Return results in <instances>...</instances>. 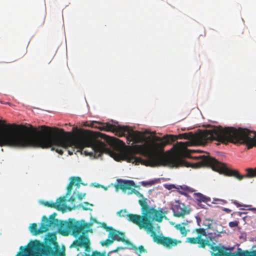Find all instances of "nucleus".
Masks as SVG:
<instances>
[{"mask_svg":"<svg viewBox=\"0 0 256 256\" xmlns=\"http://www.w3.org/2000/svg\"><path fill=\"white\" fill-rule=\"evenodd\" d=\"M66 198L62 196L58 198L56 202L46 201L43 202V204L47 207L55 208L58 210H61L66 206Z\"/></svg>","mask_w":256,"mask_h":256,"instance_id":"obj_13","label":"nucleus"},{"mask_svg":"<svg viewBox=\"0 0 256 256\" xmlns=\"http://www.w3.org/2000/svg\"><path fill=\"white\" fill-rule=\"evenodd\" d=\"M74 181H70L67 186L66 196L70 195L72 192V186H74Z\"/></svg>","mask_w":256,"mask_h":256,"instance_id":"obj_24","label":"nucleus"},{"mask_svg":"<svg viewBox=\"0 0 256 256\" xmlns=\"http://www.w3.org/2000/svg\"><path fill=\"white\" fill-rule=\"evenodd\" d=\"M238 223L239 222H238V221L234 220V221H232V222H230L229 224H228V226L231 228H234V227L238 226Z\"/></svg>","mask_w":256,"mask_h":256,"instance_id":"obj_27","label":"nucleus"},{"mask_svg":"<svg viewBox=\"0 0 256 256\" xmlns=\"http://www.w3.org/2000/svg\"><path fill=\"white\" fill-rule=\"evenodd\" d=\"M197 138L202 143L216 140L224 144L228 142L244 144L249 149L256 146V132L246 128L236 129L233 127L223 128L221 126H214L210 129L200 132L197 136ZM196 158L199 161L192 164L186 162V166H190L194 168L208 166L220 174L234 176L239 180L245 178L256 177V168H248L246 170V174L241 175L238 170L228 169L225 164L211 156H201L196 157Z\"/></svg>","mask_w":256,"mask_h":256,"instance_id":"obj_1","label":"nucleus"},{"mask_svg":"<svg viewBox=\"0 0 256 256\" xmlns=\"http://www.w3.org/2000/svg\"><path fill=\"white\" fill-rule=\"evenodd\" d=\"M90 242L89 238L88 236H80L78 239L76 240L74 244L76 246L83 247Z\"/></svg>","mask_w":256,"mask_h":256,"instance_id":"obj_14","label":"nucleus"},{"mask_svg":"<svg viewBox=\"0 0 256 256\" xmlns=\"http://www.w3.org/2000/svg\"><path fill=\"white\" fill-rule=\"evenodd\" d=\"M110 238H107L105 240L100 242V244L102 246H108L110 244H112L114 242V240L112 238V240L110 239Z\"/></svg>","mask_w":256,"mask_h":256,"instance_id":"obj_22","label":"nucleus"},{"mask_svg":"<svg viewBox=\"0 0 256 256\" xmlns=\"http://www.w3.org/2000/svg\"><path fill=\"white\" fill-rule=\"evenodd\" d=\"M40 128L42 129V126H40Z\"/></svg>","mask_w":256,"mask_h":256,"instance_id":"obj_50","label":"nucleus"},{"mask_svg":"<svg viewBox=\"0 0 256 256\" xmlns=\"http://www.w3.org/2000/svg\"><path fill=\"white\" fill-rule=\"evenodd\" d=\"M26 52H27V50H26H26H24V52H23V54H22V56H24V55L26 54Z\"/></svg>","mask_w":256,"mask_h":256,"instance_id":"obj_40","label":"nucleus"},{"mask_svg":"<svg viewBox=\"0 0 256 256\" xmlns=\"http://www.w3.org/2000/svg\"><path fill=\"white\" fill-rule=\"evenodd\" d=\"M92 223H84L82 224V232L86 231V230L89 228L92 225Z\"/></svg>","mask_w":256,"mask_h":256,"instance_id":"obj_26","label":"nucleus"},{"mask_svg":"<svg viewBox=\"0 0 256 256\" xmlns=\"http://www.w3.org/2000/svg\"><path fill=\"white\" fill-rule=\"evenodd\" d=\"M198 244L200 245V247L204 248L206 246H210L212 250L211 252L212 256H252L251 252L247 250L238 254L228 252L226 251V248L222 247V248H221L218 246H214L212 244H210L208 240H205L202 238L198 239Z\"/></svg>","mask_w":256,"mask_h":256,"instance_id":"obj_5","label":"nucleus"},{"mask_svg":"<svg viewBox=\"0 0 256 256\" xmlns=\"http://www.w3.org/2000/svg\"><path fill=\"white\" fill-rule=\"evenodd\" d=\"M127 211L126 210H120L118 212V214L120 216L122 217L126 215Z\"/></svg>","mask_w":256,"mask_h":256,"instance_id":"obj_28","label":"nucleus"},{"mask_svg":"<svg viewBox=\"0 0 256 256\" xmlns=\"http://www.w3.org/2000/svg\"><path fill=\"white\" fill-rule=\"evenodd\" d=\"M83 247L84 248L86 252H90V242Z\"/></svg>","mask_w":256,"mask_h":256,"instance_id":"obj_31","label":"nucleus"},{"mask_svg":"<svg viewBox=\"0 0 256 256\" xmlns=\"http://www.w3.org/2000/svg\"><path fill=\"white\" fill-rule=\"evenodd\" d=\"M84 204L85 205H86V206H88L89 204L88 202H84Z\"/></svg>","mask_w":256,"mask_h":256,"instance_id":"obj_43","label":"nucleus"},{"mask_svg":"<svg viewBox=\"0 0 256 256\" xmlns=\"http://www.w3.org/2000/svg\"><path fill=\"white\" fill-rule=\"evenodd\" d=\"M92 128H98L100 130L106 132H112L115 133V134L119 136L120 132L124 130L126 128H122V126H116L108 122L100 123L98 122H92L90 125H87Z\"/></svg>","mask_w":256,"mask_h":256,"instance_id":"obj_9","label":"nucleus"},{"mask_svg":"<svg viewBox=\"0 0 256 256\" xmlns=\"http://www.w3.org/2000/svg\"><path fill=\"white\" fill-rule=\"evenodd\" d=\"M139 256H141L140 254H139Z\"/></svg>","mask_w":256,"mask_h":256,"instance_id":"obj_51","label":"nucleus"},{"mask_svg":"<svg viewBox=\"0 0 256 256\" xmlns=\"http://www.w3.org/2000/svg\"><path fill=\"white\" fill-rule=\"evenodd\" d=\"M61 233L64 236H67L68 234V233L66 232H62Z\"/></svg>","mask_w":256,"mask_h":256,"instance_id":"obj_39","label":"nucleus"},{"mask_svg":"<svg viewBox=\"0 0 256 256\" xmlns=\"http://www.w3.org/2000/svg\"><path fill=\"white\" fill-rule=\"evenodd\" d=\"M41 248L42 253L44 256H56L57 252L54 250L50 246L48 245H44L38 240H34L32 242L28 249L29 250H40Z\"/></svg>","mask_w":256,"mask_h":256,"instance_id":"obj_10","label":"nucleus"},{"mask_svg":"<svg viewBox=\"0 0 256 256\" xmlns=\"http://www.w3.org/2000/svg\"><path fill=\"white\" fill-rule=\"evenodd\" d=\"M174 136V140H168V142L167 143V144H169L170 142H173L175 141L176 139H184V140H190L192 138L193 135L191 132L190 133H184L179 134L178 136H174L173 135H172Z\"/></svg>","mask_w":256,"mask_h":256,"instance_id":"obj_15","label":"nucleus"},{"mask_svg":"<svg viewBox=\"0 0 256 256\" xmlns=\"http://www.w3.org/2000/svg\"><path fill=\"white\" fill-rule=\"evenodd\" d=\"M102 227L107 232H109L108 238H111L114 240L122 242L126 244L130 245V248L135 250H137V247L128 240L124 238L125 234L114 229L112 226H107L106 223L102 224Z\"/></svg>","mask_w":256,"mask_h":256,"instance_id":"obj_8","label":"nucleus"},{"mask_svg":"<svg viewBox=\"0 0 256 256\" xmlns=\"http://www.w3.org/2000/svg\"><path fill=\"white\" fill-rule=\"evenodd\" d=\"M84 256H109L108 254H106V252H101L97 250L93 251L91 254L84 253Z\"/></svg>","mask_w":256,"mask_h":256,"instance_id":"obj_17","label":"nucleus"},{"mask_svg":"<svg viewBox=\"0 0 256 256\" xmlns=\"http://www.w3.org/2000/svg\"><path fill=\"white\" fill-rule=\"evenodd\" d=\"M84 208V210H88V208H85V207H84V208Z\"/></svg>","mask_w":256,"mask_h":256,"instance_id":"obj_44","label":"nucleus"},{"mask_svg":"<svg viewBox=\"0 0 256 256\" xmlns=\"http://www.w3.org/2000/svg\"><path fill=\"white\" fill-rule=\"evenodd\" d=\"M23 248H24V247H23V246H21L20 247V250H22Z\"/></svg>","mask_w":256,"mask_h":256,"instance_id":"obj_46","label":"nucleus"},{"mask_svg":"<svg viewBox=\"0 0 256 256\" xmlns=\"http://www.w3.org/2000/svg\"><path fill=\"white\" fill-rule=\"evenodd\" d=\"M122 127L126 128L120 132V137L127 135V140L130 142L132 141L136 144L142 143L146 140V138L144 133L138 130H133L129 126H122Z\"/></svg>","mask_w":256,"mask_h":256,"instance_id":"obj_7","label":"nucleus"},{"mask_svg":"<svg viewBox=\"0 0 256 256\" xmlns=\"http://www.w3.org/2000/svg\"><path fill=\"white\" fill-rule=\"evenodd\" d=\"M112 144H113L117 145L120 144V143H122L123 144H124V143L118 138H112Z\"/></svg>","mask_w":256,"mask_h":256,"instance_id":"obj_25","label":"nucleus"},{"mask_svg":"<svg viewBox=\"0 0 256 256\" xmlns=\"http://www.w3.org/2000/svg\"><path fill=\"white\" fill-rule=\"evenodd\" d=\"M154 184V182L152 181L150 182H142V185L144 186H147L148 185H152Z\"/></svg>","mask_w":256,"mask_h":256,"instance_id":"obj_29","label":"nucleus"},{"mask_svg":"<svg viewBox=\"0 0 256 256\" xmlns=\"http://www.w3.org/2000/svg\"><path fill=\"white\" fill-rule=\"evenodd\" d=\"M194 198L196 199V200L198 201V202H207L210 200V198H208L200 193L194 194Z\"/></svg>","mask_w":256,"mask_h":256,"instance_id":"obj_16","label":"nucleus"},{"mask_svg":"<svg viewBox=\"0 0 256 256\" xmlns=\"http://www.w3.org/2000/svg\"><path fill=\"white\" fill-rule=\"evenodd\" d=\"M59 222L60 223H61V222H62L64 225L62 227L61 226L60 224L58 226H60V228L65 227L68 228L72 231V234L75 237H77L82 232V224L78 221L75 222H68L66 223L64 222L62 220H59Z\"/></svg>","mask_w":256,"mask_h":256,"instance_id":"obj_11","label":"nucleus"},{"mask_svg":"<svg viewBox=\"0 0 256 256\" xmlns=\"http://www.w3.org/2000/svg\"><path fill=\"white\" fill-rule=\"evenodd\" d=\"M74 200H75V198L73 197V196L70 197L68 200V201L71 202H74Z\"/></svg>","mask_w":256,"mask_h":256,"instance_id":"obj_36","label":"nucleus"},{"mask_svg":"<svg viewBox=\"0 0 256 256\" xmlns=\"http://www.w3.org/2000/svg\"><path fill=\"white\" fill-rule=\"evenodd\" d=\"M68 153L70 154H72V152H70V151H68Z\"/></svg>","mask_w":256,"mask_h":256,"instance_id":"obj_47","label":"nucleus"},{"mask_svg":"<svg viewBox=\"0 0 256 256\" xmlns=\"http://www.w3.org/2000/svg\"><path fill=\"white\" fill-rule=\"evenodd\" d=\"M74 181V186H76L77 188H79L80 186L82 180L80 177H72L71 178V181Z\"/></svg>","mask_w":256,"mask_h":256,"instance_id":"obj_20","label":"nucleus"},{"mask_svg":"<svg viewBox=\"0 0 256 256\" xmlns=\"http://www.w3.org/2000/svg\"><path fill=\"white\" fill-rule=\"evenodd\" d=\"M118 184L116 185V188L118 190V189H120L122 190L123 192H126V190H129L128 192V194H134L138 197L142 198V199L140 200H138V203L140 204V200H145L146 205L150 208L147 203L146 198H144L142 194L140 193L138 191L136 190L134 188H132V187L135 186V184L133 180H122V179H118Z\"/></svg>","mask_w":256,"mask_h":256,"instance_id":"obj_6","label":"nucleus"},{"mask_svg":"<svg viewBox=\"0 0 256 256\" xmlns=\"http://www.w3.org/2000/svg\"><path fill=\"white\" fill-rule=\"evenodd\" d=\"M174 139L172 136H164L162 138L156 136L154 140L160 142H153L149 146L146 144H136L133 147L135 152L144 156L147 159L144 160L140 157L129 155L126 157V160L129 162L136 164L140 163L152 167L178 166L184 162L174 157L167 156L164 152L163 148L167 144L168 140H174Z\"/></svg>","mask_w":256,"mask_h":256,"instance_id":"obj_2","label":"nucleus"},{"mask_svg":"<svg viewBox=\"0 0 256 256\" xmlns=\"http://www.w3.org/2000/svg\"><path fill=\"white\" fill-rule=\"evenodd\" d=\"M56 213L54 212L48 218L46 216L42 217V222L39 228H38V226L36 223H32L30 226V230L34 235L36 236L40 234L44 233L48 230L49 228H55L58 227L60 224L62 227L64 224L62 222L60 223L59 220L55 218Z\"/></svg>","mask_w":256,"mask_h":256,"instance_id":"obj_4","label":"nucleus"},{"mask_svg":"<svg viewBox=\"0 0 256 256\" xmlns=\"http://www.w3.org/2000/svg\"><path fill=\"white\" fill-rule=\"evenodd\" d=\"M144 134H150V132L146 130V131L145 132Z\"/></svg>","mask_w":256,"mask_h":256,"instance_id":"obj_41","label":"nucleus"},{"mask_svg":"<svg viewBox=\"0 0 256 256\" xmlns=\"http://www.w3.org/2000/svg\"><path fill=\"white\" fill-rule=\"evenodd\" d=\"M175 203L172 207L174 216L180 217L190 213V210L186 208L184 204L180 202L179 200L176 201Z\"/></svg>","mask_w":256,"mask_h":256,"instance_id":"obj_12","label":"nucleus"},{"mask_svg":"<svg viewBox=\"0 0 256 256\" xmlns=\"http://www.w3.org/2000/svg\"><path fill=\"white\" fill-rule=\"evenodd\" d=\"M197 222L198 223V224L200 225V218L196 217Z\"/></svg>","mask_w":256,"mask_h":256,"instance_id":"obj_38","label":"nucleus"},{"mask_svg":"<svg viewBox=\"0 0 256 256\" xmlns=\"http://www.w3.org/2000/svg\"><path fill=\"white\" fill-rule=\"evenodd\" d=\"M58 256H65L64 252H61L60 250H58Z\"/></svg>","mask_w":256,"mask_h":256,"instance_id":"obj_35","label":"nucleus"},{"mask_svg":"<svg viewBox=\"0 0 256 256\" xmlns=\"http://www.w3.org/2000/svg\"><path fill=\"white\" fill-rule=\"evenodd\" d=\"M137 249H138V248H137ZM138 250H140V252H146V250L144 248V246H140L138 247Z\"/></svg>","mask_w":256,"mask_h":256,"instance_id":"obj_32","label":"nucleus"},{"mask_svg":"<svg viewBox=\"0 0 256 256\" xmlns=\"http://www.w3.org/2000/svg\"><path fill=\"white\" fill-rule=\"evenodd\" d=\"M85 196H86V194H82V193H80V194L78 193V194H77V196L80 200H82L83 198H84Z\"/></svg>","mask_w":256,"mask_h":256,"instance_id":"obj_30","label":"nucleus"},{"mask_svg":"<svg viewBox=\"0 0 256 256\" xmlns=\"http://www.w3.org/2000/svg\"><path fill=\"white\" fill-rule=\"evenodd\" d=\"M176 229L180 230V233L184 236H186L187 234L186 228L184 226H181L180 224H176L175 226Z\"/></svg>","mask_w":256,"mask_h":256,"instance_id":"obj_21","label":"nucleus"},{"mask_svg":"<svg viewBox=\"0 0 256 256\" xmlns=\"http://www.w3.org/2000/svg\"><path fill=\"white\" fill-rule=\"evenodd\" d=\"M233 203L236 205V206L237 207H240V206H244L242 204H239L238 202L236 201H234L233 202Z\"/></svg>","mask_w":256,"mask_h":256,"instance_id":"obj_34","label":"nucleus"},{"mask_svg":"<svg viewBox=\"0 0 256 256\" xmlns=\"http://www.w3.org/2000/svg\"><path fill=\"white\" fill-rule=\"evenodd\" d=\"M142 215L128 214H126L127 220L137 225L140 229H144L147 233H150V236L153 238L154 242L168 248L176 246V241L171 238L156 235L153 222H162L164 217V214L162 208L158 210L154 208H149L146 204L145 200L140 201Z\"/></svg>","mask_w":256,"mask_h":256,"instance_id":"obj_3","label":"nucleus"},{"mask_svg":"<svg viewBox=\"0 0 256 256\" xmlns=\"http://www.w3.org/2000/svg\"><path fill=\"white\" fill-rule=\"evenodd\" d=\"M214 222L212 220L210 219H206L203 223L202 225L206 226V230L208 229H210L212 228V225L214 224Z\"/></svg>","mask_w":256,"mask_h":256,"instance_id":"obj_18","label":"nucleus"},{"mask_svg":"<svg viewBox=\"0 0 256 256\" xmlns=\"http://www.w3.org/2000/svg\"><path fill=\"white\" fill-rule=\"evenodd\" d=\"M188 190V188L187 187V186H186V190Z\"/></svg>","mask_w":256,"mask_h":256,"instance_id":"obj_49","label":"nucleus"},{"mask_svg":"<svg viewBox=\"0 0 256 256\" xmlns=\"http://www.w3.org/2000/svg\"><path fill=\"white\" fill-rule=\"evenodd\" d=\"M93 222H98L96 221V219H94Z\"/></svg>","mask_w":256,"mask_h":256,"instance_id":"obj_45","label":"nucleus"},{"mask_svg":"<svg viewBox=\"0 0 256 256\" xmlns=\"http://www.w3.org/2000/svg\"><path fill=\"white\" fill-rule=\"evenodd\" d=\"M224 210L227 213H230V212H231V210L228 208H224Z\"/></svg>","mask_w":256,"mask_h":256,"instance_id":"obj_37","label":"nucleus"},{"mask_svg":"<svg viewBox=\"0 0 256 256\" xmlns=\"http://www.w3.org/2000/svg\"><path fill=\"white\" fill-rule=\"evenodd\" d=\"M196 232V234H198V237L200 238H202V236H206V230L202 228H196L194 230L193 232Z\"/></svg>","mask_w":256,"mask_h":256,"instance_id":"obj_19","label":"nucleus"},{"mask_svg":"<svg viewBox=\"0 0 256 256\" xmlns=\"http://www.w3.org/2000/svg\"><path fill=\"white\" fill-rule=\"evenodd\" d=\"M98 134H100V135L103 136H106V135H105L104 134H102V133H100V132H99Z\"/></svg>","mask_w":256,"mask_h":256,"instance_id":"obj_42","label":"nucleus"},{"mask_svg":"<svg viewBox=\"0 0 256 256\" xmlns=\"http://www.w3.org/2000/svg\"><path fill=\"white\" fill-rule=\"evenodd\" d=\"M124 247H122V246H118L112 252H118L120 250H124Z\"/></svg>","mask_w":256,"mask_h":256,"instance_id":"obj_33","label":"nucleus"},{"mask_svg":"<svg viewBox=\"0 0 256 256\" xmlns=\"http://www.w3.org/2000/svg\"><path fill=\"white\" fill-rule=\"evenodd\" d=\"M199 238L196 236V238H186V242L192 244H196L198 242Z\"/></svg>","mask_w":256,"mask_h":256,"instance_id":"obj_23","label":"nucleus"},{"mask_svg":"<svg viewBox=\"0 0 256 256\" xmlns=\"http://www.w3.org/2000/svg\"><path fill=\"white\" fill-rule=\"evenodd\" d=\"M44 24V20H42V24Z\"/></svg>","mask_w":256,"mask_h":256,"instance_id":"obj_48","label":"nucleus"}]
</instances>
